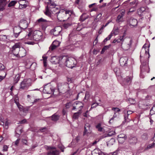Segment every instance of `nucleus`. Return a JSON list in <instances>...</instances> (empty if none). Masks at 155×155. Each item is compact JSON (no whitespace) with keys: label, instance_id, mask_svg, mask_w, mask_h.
<instances>
[{"label":"nucleus","instance_id":"obj_19","mask_svg":"<svg viewBox=\"0 0 155 155\" xmlns=\"http://www.w3.org/2000/svg\"><path fill=\"white\" fill-rule=\"evenodd\" d=\"M127 138V136L124 134H120L118 136V140L119 142H120V141H121V139H122V141L123 142L126 140Z\"/></svg>","mask_w":155,"mask_h":155},{"label":"nucleus","instance_id":"obj_3","mask_svg":"<svg viewBox=\"0 0 155 155\" xmlns=\"http://www.w3.org/2000/svg\"><path fill=\"white\" fill-rule=\"evenodd\" d=\"M31 80L30 79H24L20 83V90H26L31 86Z\"/></svg>","mask_w":155,"mask_h":155},{"label":"nucleus","instance_id":"obj_39","mask_svg":"<svg viewBox=\"0 0 155 155\" xmlns=\"http://www.w3.org/2000/svg\"><path fill=\"white\" fill-rule=\"evenodd\" d=\"M110 3H109L107 4V5L106 3H104L102 5H101L99 6V8H101L103 7H104L106 6H109V8L110 9L112 8L111 6H110Z\"/></svg>","mask_w":155,"mask_h":155},{"label":"nucleus","instance_id":"obj_13","mask_svg":"<svg viewBox=\"0 0 155 155\" xmlns=\"http://www.w3.org/2000/svg\"><path fill=\"white\" fill-rule=\"evenodd\" d=\"M133 77L132 76H127L124 78L123 81V84L125 85H129L130 84Z\"/></svg>","mask_w":155,"mask_h":155},{"label":"nucleus","instance_id":"obj_62","mask_svg":"<svg viewBox=\"0 0 155 155\" xmlns=\"http://www.w3.org/2000/svg\"><path fill=\"white\" fill-rule=\"evenodd\" d=\"M67 110H66L65 109H63L62 111V114L63 115H67Z\"/></svg>","mask_w":155,"mask_h":155},{"label":"nucleus","instance_id":"obj_32","mask_svg":"<svg viewBox=\"0 0 155 155\" xmlns=\"http://www.w3.org/2000/svg\"><path fill=\"white\" fill-rule=\"evenodd\" d=\"M32 33L31 32H29L28 35H26L25 38V39L29 40H32L33 39V37H31Z\"/></svg>","mask_w":155,"mask_h":155},{"label":"nucleus","instance_id":"obj_46","mask_svg":"<svg viewBox=\"0 0 155 155\" xmlns=\"http://www.w3.org/2000/svg\"><path fill=\"white\" fill-rule=\"evenodd\" d=\"M38 22L39 23H41L43 22H46L48 21L45 19L43 18H41L37 20Z\"/></svg>","mask_w":155,"mask_h":155},{"label":"nucleus","instance_id":"obj_43","mask_svg":"<svg viewBox=\"0 0 155 155\" xmlns=\"http://www.w3.org/2000/svg\"><path fill=\"white\" fill-rule=\"evenodd\" d=\"M65 13L66 16H67V18H68L69 16L72 14V12L71 11L68 10L64 11Z\"/></svg>","mask_w":155,"mask_h":155},{"label":"nucleus","instance_id":"obj_5","mask_svg":"<svg viewBox=\"0 0 155 155\" xmlns=\"http://www.w3.org/2000/svg\"><path fill=\"white\" fill-rule=\"evenodd\" d=\"M66 61V65L68 67L72 68L75 66L76 61L74 58H68Z\"/></svg>","mask_w":155,"mask_h":155},{"label":"nucleus","instance_id":"obj_49","mask_svg":"<svg viewBox=\"0 0 155 155\" xmlns=\"http://www.w3.org/2000/svg\"><path fill=\"white\" fill-rule=\"evenodd\" d=\"M155 146V143H153L151 144H150L148 145L147 147V148L148 149L154 147Z\"/></svg>","mask_w":155,"mask_h":155},{"label":"nucleus","instance_id":"obj_7","mask_svg":"<svg viewBox=\"0 0 155 155\" xmlns=\"http://www.w3.org/2000/svg\"><path fill=\"white\" fill-rule=\"evenodd\" d=\"M55 14L57 15V16L58 19L61 21H64L67 18L66 17L64 11H58Z\"/></svg>","mask_w":155,"mask_h":155},{"label":"nucleus","instance_id":"obj_1","mask_svg":"<svg viewBox=\"0 0 155 155\" xmlns=\"http://www.w3.org/2000/svg\"><path fill=\"white\" fill-rule=\"evenodd\" d=\"M20 43L15 44L12 48V52L15 56L23 57L25 55L26 51L24 49L20 50Z\"/></svg>","mask_w":155,"mask_h":155},{"label":"nucleus","instance_id":"obj_4","mask_svg":"<svg viewBox=\"0 0 155 155\" xmlns=\"http://www.w3.org/2000/svg\"><path fill=\"white\" fill-rule=\"evenodd\" d=\"M132 40L130 38L125 39L124 41L121 43V47L124 50H127L131 47Z\"/></svg>","mask_w":155,"mask_h":155},{"label":"nucleus","instance_id":"obj_55","mask_svg":"<svg viewBox=\"0 0 155 155\" xmlns=\"http://www.w3.org/2000/svg\"><path fill=\"white\" fill-rule=\"evenodd\" d=\"M25 44H27L30 45H34L35 44V43L34 41H28L25 42Z\"/></svg>","mask_w":155,"mask_h":155},{"label":"nucleus","instance_id":"obj_64","mask_svg":"<svg viewBox=\"0 0 155 155\" xmlns=\"http://www.w3.org/2000/svg\"><path fill=\"white\" fill-rule=\"evenodd\" d=\"M20 140V139H18L16 140L15 141V145L16 146H17L19 143V141Z\"/></svg>","mask_w":155,"mask_h":155},{"label":"nucleus","instance_id":"obj_42","mask_svg":"<svg viewBox=\"0 0 155 155\" xmlns=\"http://www.w3.org/2000/svg\"><path fill=\"white\" fill-rule=\"evenodd\" d=\"M72 24L71 23H65L63 25V27L65 29H67Z\"/></svg>","mask_w":155,"mask_h":155},{"label":"nucleus","instance_id":"obj_54","mask_svg":"<svg viewBox=\"0 0 155 155\" xmlns=\"http://www.w3.org/2000/svg\"><path fill=\"white\" fill-rule=\"evenodd\" d=\"M150 46V45H148V47L147 48V50H145V55H147L148 54V58H149L150 56V55L149 52V48Z\"/></svg>","mask_w":155,"mask_h":155},{"label":"nucleus","instance_id":"obj_11","mask_svg":"<svg viewBox=\"0 0 155 155\" xmlns=\"http://www.w3.org/2000/svg\"><path fill=\"white\" fill-rule=\"evenodd\" d=\"M22 32V29L19 26H15L13 28V35L15 38H17Z\"/></svg>","mask_w":155,"mask_h":155},{"label":"nucleus","instance_id":"obj_37","mask_svg":"<svg viewBox=\"0 0 155 155\" xmlns=\"http://www.w3.org/2000/svg\"><path fill=\"white\" fill-rule=\"evenodd\" d=\"M15 102L18 108H19V110L21 111H22L23 108V106L20 104L18 102L15 101Z\"/></svg>","mask_w":155,"mask_h":155},{"label":"nucleus","instance_id":"obj_9","mask_svg":"<svg viewBox=\"0 0 155 155\" xmlns=\"http://www.w3.org/2000/svg\"><path fill=\"white\" fill-rule=\"evenodd\" d=\"M54 90L50 85H45L43 89V92L47 94H51L53 93Z\"/></svg>","mask_w":155,"mask_h":155},{"label":"nucleus","instance_id":"obj_60","mask_svg":"<svg viewBox=\"0 0 155 155\" xmlns=\"http://www.w3.org/2000/svg\"><path fill=\"white\" fill-rule=\"evenodd\" d=\"M5 73V76H2L1 75H0V82L1 81L3 80L5 77L6 75V73Z\"/></svg>","mask_w":155,"mask_h":155},{"label":"nucleus","instance_id":"obj_57","mask_svg":"<svg viewBox=\"0 0 155 155\" xmlns=\"http://www.w3.org/2000/svg\"><path fill=\"white\" fill-rule=\"evenodd\" d=\"M58 11H60L59 9L57 8H56L55 7H54L53 8V9L52 10L51 12H52L53 13H54L53 12H56V13L58 12Z\"/></svg>","mask_w":155,"mask_h":155},{"label":"nucleus","instance_id":"obj_26","mask_svg":"<svg viewBox=\"0 0 155 155\" xmlns=\"http://www.w3.org/2000/svg\"><path fill=\"white\" fill-rule=\"evenodd\" d=\"M146 9L144 7L140 8L137 11V13L138 15H142V13L144 12L145 11Z\"/></svg>","mask_w":155,"mask_h":155},{"label":"nucleus","instance_id":"obj_2","mask_svg":"<svg viewBox=\"0 0 155 155\" xmlns=\"http://www.w3.org/2000/svg\"><path fill=\"white\" fill-rule=\"evenodd\" d=\"M58 86V89L60 93L64 94L69 91V87L67 83H59Z\"/></svg>","mask_w":155,"mask_h":155},{"label":"nucleus","instance_id":"obj_36","mask_svg":"<svg viewBox=\"0 0 155 155\" xmlns=\"http://www.w3.org/2000/svg\"><path fill=\"white\" fill-rule=\"evenodd\" d=\"M110 46V45H106L104 46L103 48H102V51H101V53L102 54L104 53V52L108 48H109Z\"/></svg>","mask_w":155,"mask_h":155},{"label":"nucleus","instance_id":"obj_52","mask_svg":"<svg viewBox=\"0 0 155 155\" xmlns=\"http://www.w3.org/2000/svg\"><path fill=\"white\" fill-rule=\"evenodd\" d=\"M27 7V5L25 4L23 5L20 4L19 6V8L20 9H23L26 8Z\"/></svg>","mask_w":155,"mask_h":155},{"label":"nucleus","instance_id":"obj_58","mask_svg":"<svg viewBox=\"0 0 155 155\" xmlns=\"http://www.w3.org/2000/svg\"><path fill=\"white\" fill-rule=\"evenodd\" d=\"M112 110L116 112H119L120 111V110L117 107H113L112 108Z\"/></svg>","mask_w":155,"mask_h":155},{"label":"nucleus","instance_id":"obj_17","mask_svg":"<svg viewBox=\"0 0 155 155\" xmlns=\"http://www.w3.org/2000/svg\"><path fill=\"white\" fill-rule=\"evenodd\" d=\"M130 26L134 27L137 25V20L133 18H130L129 20Z\"/></svg>","mask_w":155,"mask_h":155},{"label":"nucleus","instance_id":"obj_59","mask_svg":"<svg viewBox=\"0 0 155 155\" xmlns=\"http://www.w3.org/2000/svg\"><path fill=\"white\" fill-rule=\"evenodd\" d=\"M98 105V104L97 103H93L91 105V109L92 108H94L97 106Z\"/></svg>","mask_w":155,"mask_h":155},{"label":"nucleus","instance_id":"obj_24","mask_svg":"<svg viewBox=\"0 0 155 155\" xmlns=\"http://www.w3.org/2000/svg\"><path fill=\"white\" fill-rule=\"evenodd\" d=\"M74 103L75 104V105L76 106L77 109H79L80 108L81 109L83 107V104L81 102L76 101Z\"/></svg>","mask_w":155,"mask_h":155},{"label":"nucleus","instance_id":"obj_27","mask_svg":"<svg viewBox=\"0 0 155 155\" xmlns=\"http://www.w3.org/2000/svg\"><path fill=\"white\" fill-rule=\"evenodd\" d=\"M3 72L6 73L5 67L2 64L0 63V73Z\"/></svg>","mask_w":155,"mask_h":155},{"label":"nucleus","instance_id":"obj_47","mask_svg":"<svg viewBox=\"0 0 155 155\" xmlns=\"http://www.w3.org/2000/svg\"><path fill=\"white\" fill-rule=\"evenodd\" d=\"M52 44L58 47L59 46L60 42L58 41L55 40L53 42Z\"/></svg>","mask_w":155,"mask_h":155},{"label":"nucleus","instance_id":"obj_25","mask_svg":"<svg viewBox=\"0 0 155 155\" xmlns=\"http://www.w3.org/2000/svg\"><path fill=\"white\" fill-rule=\"evenodd\" d=\"M50 10L49 9V6L48 5L45 8V12H44L45 14L48 16H50L51 13L50 12Z\"/></svg>","mask_w":155,"mask_h":155},{"label":"nucleus","instance_id":"obj_41","mask_svg":"<svg viewBox=\"0 0 155 155\" xmlns=\"http://www.w3.org/2000/svg\"><path fill=\"white\" fill-rule=\"evenodd\" d=\"M113 35H112V32L104 40V42H106L108 40H110L111 37H112V36Z\"/></svg>","mask_w":155,"mask_h":155},{"label":"nucleus","instance_id":"obj_15","mask_svg":"<svg viewBox=\"0 0 155 155\" xmlns=\"http://www.w3.org/2000/svg\"><path fill=\"white\" fill-rule=\"evenodd\" d=\"M91 125L89 124H86L84 126V132L83 135L84 136L86 134H90L91 133V131L90 128Z\"/></svg>","mask_w":155,"mask_h":155},{"label":"nucleus","instance_id":"obj_40","mask_svg":"<svg viewBox=\"0 0 155 155\" xmlns=\"http://www.w3.org/2000/svg\"><path fill=\"white\" fill-rule=\"evenodd\" d=\"M73 104L72 103L71 101L65 104V107L66 109L69 108L71 107L72 106Z\"/></svg>","mask_w":155,"mask_h":155},{"label":"nucleus","instance_id":"obj_61","mask_svg":"<svg viewBox=\"0 0 155 155\" xmlns=\"http://www.w3.org/2000/svg\"><path fill=\"white\" fill-rule=\"evenodd\" d=\"M101 15L102 14L101 13L99 14L97 16L96 18V20H97V21H99L100 19V18L101 17Z\"/></svg>","mask_w":155,"mask_h":155},{"label":"nucleus","instance_id":"obj_29","mask_svg":"<svg viewBox=\"0 0 155 155\" xmlns=\"http://www.w3.org/2000/svg\"><path fill=\"white\" fill-rule=\"evenodd\" d=\"M124 35L122 36H119L118 37V38L117 39H116L117 42V43H120L121 42V43L123 42L125 39H124Z\"/></svg>","mask_w":155,"mask_h":155},{"label":"nucleus","instance_id":"obj_38","mask_svg":"<svg viewBox=\"0 0 155 155\" xmlns=\"http://www.w3.org/2000/svg\"><path fill=\"white\" fill-rule=\"evenodd\" d=\"M142 139L144 140H147L148 138V135L146 133H144L141 136Z\"/></svg>","mask_w":155,"mask_h":155},{"label":"nucleus","instance_id":"obj_33","mask_svg":"<svg viewBox=\"0 0 155 155\" xmlns=\"http://www.w3.org/2000/svg\"><path fill=\"white\" fill-rule=\"evenodd\" d=\"M59 119V116L58 115L54 114L52 116V119L54 121L58 120Z\"/></svg>","mask_w":155,"mask_h":155},{"label":"nucleus","instance_id":"obj_56","mask_svg":"<svg viewBox=\"0 0 155 155\" xmlns=\"http://www.w3.org/2000/svg\"><path fill=\"white\" fill-rule=\"evenodd\" d=\"M29 108V107H27L23 108V110H22V111L24 113H26L28 111Z\"/></svg>","mask_w":155,"mask_h":155},{"label":"nucleus","instance_id":"obj_28","mask_svg":"<svg viewBox=\"0 0 155 155\" xmlns=\"http://www.w3.org/2000/svg\"><path fill=\"white\" fill-rule=\"evenodd\" d=\"M20 76L19 74H16L14 78V83L16 84L19 81Z\"/></svg>","mask_w":155,"mask_h":155},{"label":"nucleus","instance_id":"obj_53","mask_svg":"<svg viewBox=\"0 0 155 155\" xmlns=\"http://www.w3.org/2000/svg\"><path fill=\"white\" fill-rule=\"evenodd\" d=\"M114 71L116 75H119L120 72L119 69L116 68L114 69Z\"/></svg>","mask_w":155,"mask_h":155},{"label":"nucleus","instance_id":"obj_44","mask_svg":"<svg viewBox=\"0 0 155 155\" xmlns=\"http://www.w3.org/2000/svg\"><path fill=\"white\" fill-rule=\"evenodd\" d=\"M6 5L0 2V11H2L5 9V7Z\"/></svg>","mask_w":155,"mask_h":155},{"label":"nucleus","instance_id":"obj_12","mask_svg":"<svg viewBox=\"0 0 155 155\" xmlns=\"http://www.w3.org/2000/svg\"><path fill=\"white\" fill-rule=\"evenodd\" d=\"M28 22L25 20L22 19L20 21L18 26L21 29H25L28 26Z\"/></svg>","mask_w":155,"mask_h":155},{"label":"nucleus","instance_id":"obj_50","mask_svg":"<svg viewBox=\"0 0 155 155\" xmlns=\"http://www.w3.org/2000/svg\"><path fill=\"white\" fill-rule=\"evenodd\" d=\"M122 18V17L119 15H118L117 17V19H116V21L118 23H119L122 21L121 19Z\"/></svg>","mask_w":155,"mask_h":155},{"label":"nucleus","instance_id":"obj_21","mask_svg":"<svg viewBox=\"0 0 155 155\" xmlns=\"http://www.w3.org/2000/svg\"><path fill=\"white\" fill-rule=\"evenodd\" d=\"M89 17V16L86 15V13H83L80 16L79 20L81 21H83Z\"/></svg>","mask_w":155,"mask_h":155},{"label":"nucleus","instance_id":"obj_31","mask_svg":"<svg viewBox=\"0 0 155 155\" xmlns=\"http://www.w3.org/2000/svg\"><path fill=\"white\" fill-rule=\"evenodd\" d=\"M96 127L98 131L99 132L102 131L103 128L101 127V124H98L97 125H96Z\"/></svg>","mask_w":155,"mask_h":155},{"label":"nucleus","instance_id":"obj_45","mask_svg":"<svg viewBox=\"0 0 155 155\" xmlns=\"http://www.w3.org/2000/svg\"><path fill=\"white\" fill-rule=\"evenodd\" d=\"M138 4V1L137 0H134L133 1L130 2V5H134V7L137 6Z\"/></svg>","mask_w":155,"mask_h":155},{"label":"nucleus","instance_id":"obj_14","mask_svg":"<svg viewBox=\"0 0 155 155\" xmlns=\"http://www.w3.org/2000/svg\"><path fill=\"white\" fill-rule=\"evenodd\" d=\"M128 58L127 57H122L120 60V65L122 67L127 66Z\"/></svg>","mask_w":155,"mask_h":155},{"label":"nucleus","instance_id":"obj_8","mask_svg":"<svg viewBox=\"0 0 155 155\" xmlns=\"http://www.w3.org/2000/svg\"><path fill=\"white\" fill-rule=\"evenodd\" d=\"M141 73L140 77H141V74L142 73L144 72H147L148 73L149 72L148 69L149 68L148 65V63L147 62H143L140 66Z\"/></svg>","mask_w":155,"mask_h":155},{"label":"nucleus","instance_id":"obj_23","mask_svg":"<svg viewBox=\"0 0 155 155\" xmlns=\"http://www.w3.org/2000/svg\"><path fill=\"white\" fill-rule=\"evenodd\" d=\"M48 155H59V152L57 150H51L47 153Z\"/></svg>","mask_w":155,"mask_h":155},{"label":"nucleus","instance_id":"obj_30","mask_svg":"<svg viewBox=\"0 0 155 155\" xmlns=\"http://www.w3.org/2000/svg\"><path fill=\"white\" fill-rule=\"evenodd\" d=\"M7 39V36L5 35H0V40L5 41H6Z\"/></svg>","mask_w":155,"mask_h":155},{"label":"nucleus","instance_id":"obj_22","mask_svg":"<svg viewBox=\"0 0 155 155\" xmlns=\"http://www.w3.org/2000/svg\"><path fill=\"white\" fill-rule=\"evenodd\" d=\"M81 113V110L80 109L78 112L74 113L73 116V118L75 120L78 119Z\"/></svg>","mask_w":155,"mask_h":155},{"label":"nucleus","instance_id":"obj_51","mask_svg":"<svg viewBox=\"0 0 155 155\" xmlns=\"http://www.w3.org/2000/svg\"><path fill=\"white\" fill-rule=\"evenodd\" d=\"M57 47L56 46H54L52 44L51 45L50 47L49 48L50 50L51 51H53Z\"/></svg>","mask_w":155,"mask_h":155},{"label":"nucleus","instance_id":"obj_20","mask_svg":"<svg viewBox=\"0 0 155 155\" xmlns=\"http://www.w3.org/2000/svg\"><path fill=\"white\" fill-rule=\"evenodd\" d=\"M137 139L135 137H132L130 138L129 140V143L130 144L132 145H134L137 143Z\"/></svg>","mask_w":155,"mask_h":155},{"label":"nucleus","instance_id":"obj_34","mask_svg":"<svg viewBox=\"0 0 155 155\" xmlns=\"http://www.w3.org/2000/svg\"><path fill=\"white\" fill-rule=\"evenodd\" d=\"M119 30L118 28H114L113 31L111 32L112 35L114 34V35H116L119 33Z\"/></svg>","mask_w":155,"mask_h":155},{"label":"nucleus","instance_id":"obj_35","mask_svg":"<svg viewBox=\"0 0 155 155\" xmlns=\"http://www.w3.org/2000/svg\"><path fill=\"white\" fill-rule=\"evenodd\" d=\"M17 1L14 0L10 2L8 5V6L9 7H10L13 6H14L15 4L17 3Z\"/></svg>","mask_w":155,"mask_h":155},{"label":"nucleus","instance_id":"obj_10","mask_svg":"<svg viewBox=\"0 0 155 155\" xmlns=\"http://www.w3.org/2000/svg\"><path fill=\"white\" fill-rule=\"evenodd\" d=\"M61 30V28L59 26H58L52 29L51 31V32L54 36H57L60 34Z\"/></svg>","mask_w":155,"mask_h":155},{"label":"nucleus","instance_id":"obj_48","mask_svg":"<svg viewBox=\"0 0 155 155\" xmlns=\"http://www.w3.org/2000/svg\"><path fill=\"white\" fill-rule=\"evenodd\" d=\"M136 10V8H135L134 6H133V8L130 9L129 11L128 12V14L129 15L130 13L131 12H135Z\"/></svg>","mask_w":155,"mask_h":155},{"label":"nucleus","instance_id":"obj_18","mask_svg":"<svg viewBox=\"0 0 155 155\" xmlns=\"http://www.w3.org/2000/svg\"><path fill=\"white\" fill-rule=\"evenodd\" d=\"M68 58L65 56H61L59 57V59H60L59 64H64L65 65L66 63V61L67 60Z\"/></svg>","mask_w":155,"mask_h":155},{"label":"nucleus","instance_id":"obj_6","mask_svg":"<svg viewBox=\"0 0 155 155\" xmlns=\"http://www.w3.org/2000/svg\"><path fill=\"white\" fill-rule=\"evenodd\" d=\"M42 33L39 31H36L34 32L33 34L32 40L38 41L42 38Z\"/></svg>","mask_w":155,"mask_h":155},{"label":"nucleus","instance_id":"obj_16","mask_svg":"<svg viewBox=\"0 0 155 155\" xmlns=\"http://www.w3.org/2000/svg\"><path fill=\"white\" fill-rule=\"evenodd\" d=\"M51 62L54 64H56L60 63L59 57L57 56L52 57L50 60Z\"/></svg>","mask_w":155,"mask_h":155},{"label":"nucleus","instance_id":"obj_63","mask_svg":"<svg viewBox=\"0 0 155 155\" xmlns=\"http://www.w3.org/2000/svg\"><path fill=\"white\" fill-rule=\"evenodd\" d=\"M3 151H7L8 150V147L7 145H4L3 147Z\"/></svg>","mask_w":155,"mask_h":155}]
</instances>
